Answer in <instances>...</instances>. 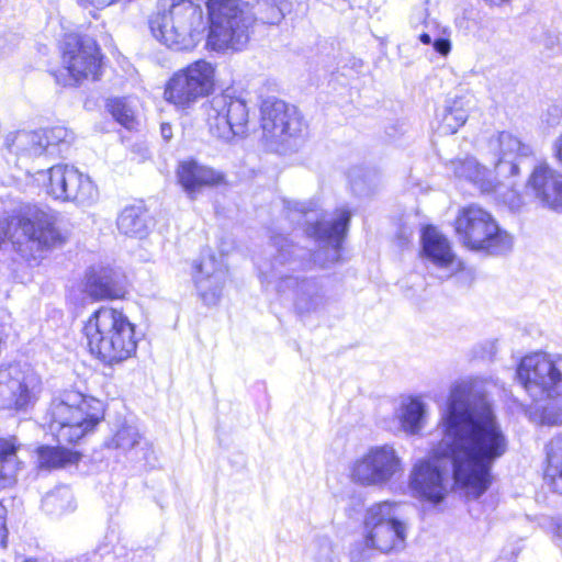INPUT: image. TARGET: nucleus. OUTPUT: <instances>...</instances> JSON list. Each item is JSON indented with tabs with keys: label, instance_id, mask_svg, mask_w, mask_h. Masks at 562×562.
Masks as SVG:
<instances>
[{
	"label": "nucleus",
	"instance_id": "9d476101",
	"mask_svg": "<svg viewBox=\"0 0 562 562\" xmlns=\"http://www.w3.org/2000/svg\"><path fill=\"white\" fill-rule=\"evenodd\" d=\"M260 130L263 139L276 147H293L308 133V124L300 110L280 99H266L260 104Z\"/></svg>",
	"mask_w": 562,
	"mask_h": 562
},
{
	"label": "nucleus",
	"instance_id": "7c9ffc66",
	"mask_svg": "<svg viewBox=\"0 0 562 562\" xmlns=\"http://www.w3.org/2000/svg\"><path fill=\"white\" fill-rule=\"evenodd\" d=\"M474 169L477 175L471 178V180L480 188L481 191L494 192L497 190V188L499 187L498 182L485 179L484 177H479V175L484 176L485 173H487V170L483 166L474 164Z\"/></svg>",
	"mask_w": 562,
	"mask_h": 562
},
{
	"label": "nucleus",
	"instance_id": "c756f323",
	"mask_svg": "<svg viewBox=\"0 0 562 562\" xmlns=\"http://www.w3.org/2000/svg\"><path fill=\"white\" fill-rule=\"evenodd\" d=\"M205 281H206V278H204V277H198L195 279V283L199 289L200 297L206 304L216 303L221 296L222 285L220 283H216L212 288L209 289V286L205 284Z\"/></svg>",
	"mask_w": 562,
	"mask_h": 562
},
{
	"label": "nucleus",
	"instance_id": "c9c22d12",
	"mask_svg": "<svg viewBox=\"0 0 562 562\" xmlns=\"http://www.w3.org/2000/svg\"><path fill=\"white\" fill-rule=\"evenodd\" d=\"M160 134L165 140H170L173 136L172 126L168 122H164L160 124Z\"/></svg>",
	"mask_w": 562,
	"mask_h": 562
},
{
	"label": "nucleus",
	"instance_id": "58836bf2",
	"mask_svg": "<svg viewBox=\"0 0 562 562\" xmlns=\"http://www.w3.org/2000/svg\"><path fill=\"white\" fill-rule=\"evenodd\" d=\"M418 38L425 45L432 44L431 37L428 33H422Z\"/></svg>",
	"mask_w": 562,
	"mask_h": 562
},
{
	"label": "nucleus",
	"instance_id": "4c0bfd02",
	"mask_svg": "<svg viewBox=\"0 0 562 562\" xmlns=\"http://www.w3.org/2000/svg\"><path fill=\"white\" fill-rule=\"evenodd\" d=\"M490 7H502L509 3L512 0H483Z\"/></svg>",
	"mask_w": 562,
	"mask_h": 562
},
{
	"label": "nucleus",
	"instance_id": "c85d7f7f",
	"mask_svg": "<svg viewBox=\"0 0 562 562\" xmlns=\"http://www.w3.org/2000/svg\"><path fill=\"white\" fill-rule=\"evenodd\" d=\"M424 405L418 400H411L403 409L401 426L409 434H416L420 429L424 417Z\"/></svg>",
	"mask_w": 562,
	"mask_h": 562
},
{
	"label": "nucleus",
	"instance_id": "f3484780",
	"mask_svg": "<svg viewBox=\"0 0 562 562\" xmlns=\"http://www.w3.org/2000/svg\"><path fill=\"white\" fill-rule=\"evenodd\" d=\"M45 191L55 200L85 202L95 193V186L89 177L68 165H55L47 169Z\"/></svg>",
	"mask_w": 562,
	"mask_h": 562
},
{
	"label": "nucleus",
	"instance_id": "9b49d317",
	"mask_svg": "<svg viewBox=\"0 0 562 562\" xmlns=\"http://www.w3.org/2000/svg\"><path fill=\"white\" fill-rule=\"evenodd\" d=\"M166 10L154 12L148 18V27L155 40L166 47L177 50H190L198 44L193 31L186 24L176 25L179 18L200 19L202 11L193 0H162Z\"/></svg>",
	"mask_w": 562,
	"mask_h": 562
},
{
	"label": "nucleus",
	"instance_id": "2eb2a0df",
	"mask_svg": "<svg viewBox=\"0 0 562 562\" xmlns=\"http://www.w3.org/2000/svg\"><path fill=\"white\" fill-rule=\"evenodd\" d=\"M517 378L529 393L551 397L562 392V371L544 353L524 357L517 367Z\"/></svg>",
	"mask_w": 562,
	"mask_h": 562
},
{
	"label": "nucleus",
	"instance_id": "4468645a",
	"mask_svg": "<svg viewBox=\"0 0 562 562\" xmlns=\"http://www.w3.org/2000/svg\"><path fill=\"white\" fill-rule=\"evenodd\" d=\"M74 140V134L60 124L34 131H15L5 138L7 148L19 157L60 154Z\"/></svg>",
	"mask_w": 562,
	"mask_h": 562
},
{
	"label": "nucleus",
	"instance_id": "ddd939ff",
	"mask_svg": "<svg viewBox=\"0 0 562 562\" xmlns=\"http://www.w3.org/2000/svg\"><path fill=\"white\" fill-rule=\"evenodd\" d=\"M43 391L41 375L32 368L20 363L0 366V400L14 412L32 407Z\"/></svg>",
	"mask_w": 562,
	"mask_h": 562
},
{
	"label": "nucleus",
	"instance_id": "ea45409f",
	"mask_svg": "<svg viewBox=\"0 0 562 562\" xmlns=\"http://www.w3.org/2000/svg\"><path fill=\"white\" fill-rule=\"evenodd\" d=\"M510 176H518L520 173V168L517 162H510Z\"/></svg>",
	"mask_w": 562,
	"mask_h": 562
},
{
	"label": "nucleus",
	"instance_id": "6e6552de",
	"mask_svg": "<svg viewBox=\"0 0 562 562\" xmlns=\"http://www.w3.org/2000/svg\"><path fill=\"white\" fill-rule=\"evenodd\" d=\"M216 90V67L204 58L173 71L164 85L162 98L179 111L191 109Z\"/></svg>",
	"mask_w": 562,
	"mask_h": 562
},
{
	"label": "nucleus",
	"instance_id": "a19ab883",
	"mask_svg": "<svg viewBox=\"0 0 562 562\" xmlns=\"http://www.w3.org/2000/svg\"><path fill=\"white\" fill-rule=\"evenodd\" d=\"M506 151L504 149H501V157L498 158L497 165H501L504 161Z\"/></svg>",
	"mask_w": 562,
	"mask_h": 562
},
{
	"label": "nucleus",
	"instance_id": "7ed1b4c3",
	"mask_svg": "<svg viewBox=\"0 0 562 562\" xmlns=\"http://www.w3.org/2000/svg\"><path fill=\"white\" fill-rule=\"evenodd\" d=\"M69 239V231L59 225L57 216L34 203L21 204L0 223V249L11 245L30 265L38 266Z\"/></svg>",
	"mask_w": 562,
	"mask_h": 562
},
{
	"label": "nucleus",
	"instance_id": "393cba45",
	"mask_svg": "<svg viewBox=\"0 0 562 562\" xmlns=\"http://www.w3.org/2000/svg\"><path fill=\"white\" fill-rule=\"evenodd\" d=\"M21 445L15 436L0 437V491L13 487L22 461L18 458Z\"/></svg>",
	"mask_w": 562,
	"mask_h": 562
},
{
	"label": "nucleus",
	"instance_id": "20e7f679",
	"mask_svg": "<svg viewBox=\"0 0 562 562\" xmlns=\"http://www.w3.org/2000/svg\"><path fill=\"white\" fill-rule=\"evenodd\" d=\"M81 336L88 355L103 367L113 368L136 357L137 325L123 308L99 306L82 323Z\"/></svg>",
	"mask_w": 562,
	"mask_h": 562
},
{
	"label": "nucleus",
	"instance_id": "1a4fd4ad",
	"mask_svg": "<svg viewBox=\"0 0 562 562\" xmlns=\"http://www.w3.org/2000/svg\"><path fill=\"white\" fill-rule=\"evenodd\" d=\"M206 46L239 50L248 42V26L239 0H206Z\"/></svg>",
	"mask_w": 562,
	"mask_h": 562
},
{
	"label": "nucleus",
	"instance_id": "f257e3e1",
	"mask_svg": "<svg viewBox=\"0 0 562 562\" xmlns=\"http://www.w3.org/2000/svg\"><path fill=\"white\" fill-rule=\"evenodd\" d=\"M469 397L467 385L451 389L440 422L449 443L434 449L431 457L449 459L454 486L476 499L492 486L493 464L507 452L508 440L492 405L484 400L470 404Z\"/></svg>",
	"mask_w": 562,
	"mask_h": 562
},
{
	"label": "nucleus",
	"instance_id": "72a5a7b5",
	"mask_svg": "<svg viewBox=\"0 0 562 562\" xmlns=\"http://www.w3.org/2000/svg\"><path fill=\"white\" fill-rule=\"evenodd\" d=\"M432 45L436 52L442 56L448 55L451 50V43L448 38L445 37L437 38L435 42H432Z\"/></svg>",
	"mask_w": 562,
	"mask_h": 562
},
{
	"label": "nucleus",
	"instance_id": "39448f33",
	"mask_svg": "<svg viewBox=\"0 0 562 562\" xmlns=\"http://www.w3.org/2000/svg\"><path fill=\"white\" fill-rule=\"evenodd\" d=\"M59 66L49 70L55 83L61 88H79L100 81L108 58L98 38L86 30L63 34L57 44Z\"/></svg>",
	"mask_w": 562,
	"mask_h": 562
},
{
	"label": "nucleus",
	"instance_id": "f704fd0d",
	"mask_svg": "<svg viewBox=\"0 0 562 562\" xmlns=\"http://www.w3.org/2000/svg\"><path fill=\"white\" fill-rule=\"evenodd\" d=\"M497 142H498L499 146H502L503 144H508V145L513 144L516 147H518V145H519L518 139L515 136H513L510 133L505 132V131L498 133Z\"/></svg>",
	"mask_w": 562,
	"mask_h": 562
},
{
	"label": "nucleus",
	"instance_id": "f8f14e48",
	"mask_svg": "<svg viewBox=\"0 0 562 562\" xmlns=\"http://www.w3.org/2000/svg\"><path fill=\"white\" fill-rule=\"evenodd\" d=\"M206 125L210 134L223 142L247 136L250 124L248 102L238 95L222 93L209 103Z\"/></svg>",
	"mask_w": 562,
	"mask_h": 562
},
{
	"label": "nucleus",
	"instance_id": "bb28decb",
	"mask_svg": "<svg viewBox=\"0 0 562 562\" xmlns=\"http://www.w3.org/2000/svg\"><path fill=\"white\" fill-rule=\"evenodd\" d=\"M104 109L120 125L132 130L137 125V115L126 97H109L104 100Z\"/></svg>",
	"mask_w": 562,
	"mask_h": 562
},
{
	"label": "nucleus",
	"instance_id": "f03ea898",
	"mask_svg": "<svg viewBox=\"0 0 562 562\" xmlns=\"http://www.w3.org/2000/svg\"><path fill=\"white\" fill-rule=\"evenodd\" d=\"M104 416V403L93 396L69 390L53 398L46 428L56 446L41 445L35 449L37 468L54 471L78 465L83 453L76 446L97 429Z\"/></svg>",
	"mask_w": 562,
	"mask_h": 562
},
{
	"label": "nucleus",
	"instance_id": "4be33fe9",
	"mask_svg": "<svg viewBox=\"0 0 562 562\" xmlns=\"http://www.w3.org/2000/svg\"><path fill=\"white\" fill-rule=\"evenodd\" d=\"M409 484L422 501L435 505L442 502L448 494L442 471L429 461H419L415 465Z\"/></svg>",
	"mask_w": 562,
	"mask_h": 562
},
{
	"label": "nucleus",
	"instance_id": "473e14b6",
	"mask_svg": "<svg viewBox=\"0 0 562 562\" xmlns=\"http://www.w3.org/2000/svg\"><path fill=\"white\" fill-rule=\"evenodd\" d=\"M542 419L550 426L562 425V409L553 412L552 409H544L542 413Z\"/></svg>",
	"mask_w": 562,
	"mask_h": 562
},
{
	"label": "nucleus",
	"instance_id": "b1692460",
	"mask_svg": "<svg viewBox=\"0 0 562 562\" xmlns=\"http://www.w3.org/2000/svg\"><path fill=\"white\" fill-rule=\"evenodd\" d=\"M543 482L554 493L562 494V434L551 437L543 448Z\"/></svg>",
	"mask_w": 562,
	"mask_h": 562
},
{
	"label": "nucleus",
	"instance_id": "0eeeda50",
	"mask_svg": "<svg viewBox=\"0 0 562 562\" xmlns=\"http://www.w3.org/2000/svg\"><path fill=\"white\" fill-rule=\"evenodd\" d=\"M396 503L381 501L366 508L361 521V544L368 551L391 554L404 549L405 521L395 515Z\"/></svg>",
	"mask_w": 562,
	"mask_h": 562
},
{
	"label": "nucleus",
	"instance_id": "cd10ccee",
	"mask_svg": "<svg viewBox=\"0 0 562 562\" xmlns=\"http://www.w3.org/2000/svg\"><path fill=\"white\" fill-rule=\"evenodd\" d=\"M468 120V111L461 99L452 100L442 112L439 128L446 135H452L462 127Z\"/></svg>",
	"mask_w": 562,
	"mask_h": 562
},
{
	"label": "nucleus",
	"instance_id": "412c9836",
	"mask_svg": "<svg viewBox=\"0 0 562 562\" xmlns=\"http://www.w3.org/2000/svg\"><path fill=\"white\" fill-rule=\"evenodd\" d=\"M420 255L437 268L448 269L462 262L458 259L448 237L435 225H424L420 232Z\"/></svg>",
	"mask_w": 562,
	"mask_h": 562
},
{
	"label": "nucleus",
	"instance_id": "6ab92c4d",
	"mask_svg": "<svg viewBox=\"0 0 562 562\" xmlns=\"http://www.w3.org/2000/svg\"><path fill=\"white\" fill-rule=\"evenodd\" d=\"M526 189L541 206L562 214V173L548 162L533 167L526 180Z\"/></svg>",
	"mask_w": 562,
	"mask_h": 562
},
{
	"label": "nucleus",
	"instance_id": "37998d69",
	"mask_svg": "<svg viewBox=\"0 0 562 562\" xmlns=\"http://www.w3.org/2000/svg\"><path fill=\"white\" fill-rule=\"evenodd\" d=\"M132 0H125V2H131Z\"/></svg>",
	"mask_w": 562,
	"mask_h": 562
},
{
	"label": "nucleus",
	"instance_id": "423d86ee",
	"mask_svg": "<svg viewBox=\"0 0 562 562\" xmlns=\"http://www.w3.org/2000/svg\"><path fill=\"white\" fill-rule=\"evenodd\" d=\"M452 226L459 243L469 251L502 256L513 249V235L479 204L470 203L460 207Z\"/></svg>",
	"mask_w": 562,
	"mask_h": 562
},
{
	"label": "nucleus",
	"instance_id": "5701e85b",
	"mask_svg": "<svg viewBox=\"0 0 562 562\" xmlns=\"http://www.w3.org/2000/svg\"><path fill=\"white\" fill-rule=\"evenodd\" d=\"M153 223L154 217L142 201L126 205L116 220L120 233L134 238L146 237Z\"/></svg>",
	"mask_w": 562,
	"mask_h": 562
},
{
	"label": "nucleus",
	"instance_id": "a878e982",
	"mask_svg": "<svg viewBox=\"0 0 562 562\" xmlns=\"http://www.w3.org/2000/svg\"><path fill=\"white\" fill-rule=\"evenodd\" d=\"M349 223L350 212L341 210L338 217L330 225L316 221L306 226L305 234L314 240L334 243L336 247H339L347 235Z\"/></svg>",
	"mask_w": 562,
	"mask_h": 562
},
{
	"label": "nucleus",
	"instance_id": "e433bc0d",
	"mask_svg": "<svg viewBox=\"0 0 562 562\" xmlns=\"http://www.w3.org/2000/svg\"><path fill=\"white\" fill-rule=\"evenodd\" d=\"M554 157L562 165V133L559 135L554 144Z\"/></svg>",
	"mask_w": 562,
	"mask_h": 562
},
{
	"label": "nucleus",
	"instance_id": "dca6fc26",
	"mask_svg": "<svg viewBox=\"0 0 562 562\" xmlns=\"http://www.w3.org/2000/svg\"><path fill=\"white\" fill-rule=\"evenodd\" d=\"M401 470L400 459L389 446L370 448L355 460L350 468V480L361 486L381 485Z\"/></svg>",
	"mask_w": 562,
	"mask_h": 562
},
{
	"label": "nucleus",
	"instance_id": "aec40b11",
	"mask_svg": "<svg viewBox=\"0 0 562 562\" xmlns=\"http://www.w3.org/2000/svg\"><path fill=\"white\" fill-rule=\"evenodd\" d=\"M176 176L178 184L191 199H194L203 189L217 188L227 183L223 171L199 164L193 158L179 161Z\"/></svg>",
	"mask_w": 562,
	"mask_h": 562
},
{
	"label": "nucleus",
	"instance_id": "a211bd4d",
	"mask_svg": "<svg viewBox=\"0 0 562 562\" xmlns=\"http://www.w3.org/2000/svg\"><path fill=\"white\" fill-rule=\"evenodd\" d=\"M83 293L92 302L124 301L128 280L124 272L110 266L90 267L85 274Z\"/></svg>",
	"mask_w": 562,
	"mask_h": 562
},
{
	"label": "nucleus",
	"instance_id": "2f4dec72",
	"mask_svg": "<svg viewBox=\"0 0 562 562\" xmlns=\"http://www.w3.org/2000/svg\"><path fill=\"white\" fill-rule=\"evenodd\" d=\"M7 508L0 502V548L5 549L8 546V527H7Z\"/></svg>",
	"mask_w": 562,
	"mask_h": 562
},
{
	"label": "nucleus",
	"instance_id": "79ce46f5",
	"mask_svg": "<svg viewBox=\"0 0 562 562\" xmlns=\"http://www.w3.org/2000/svg\"><path fill=\"white\" fill-rule=\"evenodd\" d=\"M23 562H40V561L35 558H26L25 560H23Z\"/></svg>",
	"mask_w": 562,
	"mask_h": 562
}]
</instances>
